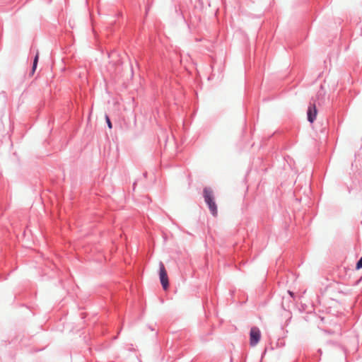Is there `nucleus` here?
<instances>
[{"mask_svg": "<svg viewBox=\"0 0 362 362\" xmlns=\"http://www.w3.org/2000/svg\"><path fill=\"white\" fill-rule=\"evenodd\" d=\"M204 201L207 204L211 214L216 216L218 214V207L215 202L214 192L211 188L205 187L203 189Z\"/></svg>", "mask_w": 362, "mask_h": 362, "instance_id": "nucleus-1", "label": "nucleus"}, {"mask_svg": "<svg viewBox=\"0 0 362 362\" xmlns=\"http://www.w3.org/2000/svg\"><path fill=\"white\" fill-rule=\"evenodd\" d=\"M159 276L160 281L164 290H167L169 286L168 277L164 264L162 262L159 264Z\"/></svg>", "mask_w": 362, "mask_h": 362, "instance_id": "nucleus-2", "label": "nucleus"}, {"mask_svg": "<svg viewBox=\"0 0 362 362\" xmlns=\"http://www.w3.org/2000/svg\"><path fill=\"white\" fill-rule=\"evenodd\" d=\"M261 338V332L259 328L253 327L250 332V344L255 346L258 344Z\"/></svg>", "mask_w": 362, "mask_h": 362, "instance_id": "nucleus-3", "label": "nucleus"}, {"mask_svg": "<svg viewBox=\"0 0 362 362\" xmlns=\"http://www.w3.org/2000/svg\"><path fill=\"white\" fill-rule=\"evenodd\" d=\"M308 120L313 123L317 115V110L315 104L310 105L308 109Z\"/></svg>", "mask_w": 362, "mask_h": 362, "instance_id": "nucleus-4", "label": "nucleus"}, {"mask_svg": "<svg viewBox=\"0 0 362 362\" xmlns=\"http://www.w3.org/2000/svg\"><path fill=\"white\" fill-rule=\"evenodd\" d=\"M38 58H39V54L37 53V54L35 55V57L34 59V62H33V71H34L37 67V62H38Z\"/></svg>", "mask_w": 362, "mask_h": 362, "instance_id": "nucleus-5", "label": "nucleus"}, {"mask_svg": "<svg viewBox=\"0 0 362 362\" xmlns=\"http://www.w3.org/2000/svg\"><path fill=\"white\" fill-rule=\"evenodd\" d=\"M105 119H106L108 127L110 129H112V123H111L110 119L107 115L105 116Z\"/></svg>", "mask_w": 362, "mask_h": 362, "instance_id": "nucleus-6", "label": "nucleus"}, {"mask_svg": "<svg viewBox=\"0 0 362 362\" xmlns=\"http://www.w3.org/2000/svg\"><path fill=\"white\" fill-rule=\"evenodd\" d=\"M361 268H362V257H361V259L358 260V262L356 264L357 269H360Z\"/></svg>", "mask_w": 362, "mask_h": 362, "instance_id": "nucleus-7", "label": "nucleus"}, {"mask_svg": "<svg viewBox=\"0 0 362 362\" xmlns=\"http://www.w3.org/2000/svg\"><path fill=\"white\" fill-rule=\"evenodd\" d=\"M288 293H289V294H290L291 296H293V293H292V292L289 291Z\"/></svg>", "mask_w": 362, "mask_h": 362, "instance_id": "nucleus-8", "label": "nucleus"}]
</instances>
